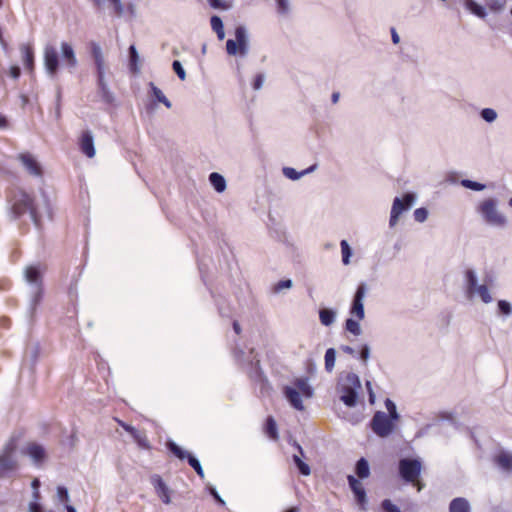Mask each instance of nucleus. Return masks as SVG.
Returning a JSON list of instances; mask_svg holds the SVG:
<instances>
[{
    "label": "nucleus",
    "instance_id": "nucleus-58",
    "mask_svg": "<svg viewBox=\"0 0 512 512\" xmlns=\"http://www.w3.org/2000/svg\"><path fill=\"white\" fill-rule=\"evenodd\" d=\"M391 37H392V42L394 44H398L399 43L400 38H399V35L397 34L395 28L391 29Z\"/></svg>",
    "mask_w": 512,
    "mask_h": 512
},
{
    "label": "nucleus",
    "instance_id": "nucleus-1",
    "mask_svg": "<svg viewBox=\"0 0 512 512\" xmlns=\"http://www.w3.org/2000/svg\"><path fill=\"white\" fill-rule=\"evenodd\" d=\"M11 213L15 219H19L24 214L29 213L34 224L36 226L40 224V217L34 198L22 190L14 195Z\"/></svg>",
    "mask_w": 512,
    "mask_h": 512
},
{
    "label": "nucleus",
    "instance_id": "nucleus-40",
    "mask_svg": "<svg viewBox=\"0 0 512 512\" xmlns=\"http://www.w3.org/2000/svg\"><path fill=\"white\" fill-rule=\"evenodd\" d=\"M131 436L139 444V446L144 447V448L149 447L147 437L143 433H140L138 430H136V433L132 434Z\"/></svg>",
    "mask_w": 512,
    "mask_h": 512
},
{
    "label": "nucleus",
    "instance_id": "nucleus-57",
    "mask_svg": "<svg viewBox=\"0 0 512 512\" xmlns=\"http://www.w3.org/2000/svg\"><path fill=\"white\" fill-rule=\"evenodd\" d=\"M9 74L12 78H18L20 76V68L18 66H11L9 69Z\"/></svg>",
    "mask_w": 512,
    "mask_h": 512
},
{
    "label": "nucleus",
    "instance_id": "nucleus-39",
    "mask_svg": "<svg viewBox=\"0 0 512 512\" xmlns=\"http://www.w3.org/2000/svg\"><path fill=\"white\" fill-rule=\"evenodd\" d=\"M385 405H386V408L388 410V414L387 415L389 416V418L394 419V420L397 421L398 418H399V415L397 413L395 404L390 399H387L386 402H385Z\"/></svg>",
    "mask_w": 512,
    "mask_h": 512
},
{
    "label": "nucleus",
    "instance_id": "nucleus-13",
    "mask_svg": "<svg viewBox=\"0 0 512 512\" xmlns=\"http://www.w3.org/2000/svg\"><path fill=\"white\" fill-rule=\"evenodd\" d=\"M46 271V266L42 264L29 265L24 270V276L27 282L42 287V275Z\"/></svg>",
    "mask_w": 512,
    "mask_h": 512
},
{
    "label": "nucleus",
    "instance_id": "nucleus-3",
    "mask_svg": "<svg viewBox=\"0 0 512 512\" xmlns=\"http://www.w3.org/2000/svg\"><path fill=\"white\" fill-rule=\"evenodd\" d=\"M399 474L401 478L412 485L417 487V490L422 489L420 475L422 471V463L418 459L404 458L399 461Z\"/></svg>",
    "mask_w": 512,
    "mask_h": 512
},
{
    "label": "nucleus",
    "instance_id": "nucleus-10",
    "mask_svg": "<svg viewBox=\"0 0 512 512\" xmlns=\"http://www.w3.org/2000/svg\"><path fill=\"white\" fill-rule=\"evenodd\" d=\"M167 447H168L169 451L172 454H174L177 458H179L180 460L187 459L189 465L195 470L197 475L201 479L204 478L205 475H204L202 466H201L200 462L194 456L185 452L181 447H179L176 443H174L172 441L168 442Z\"/></svg>",
    "mask_w": 512,
    "mask_h": 512
},
{
    "label": "nucleus",
    "instance_id": "nucleus-26",
    "mask_svg": "<svg viewBox=\"0 0 512 512\" xmlns=\"http://www.w3.org/2000/svg\"><path fill=\"white\" fill-rule=\"evenodd\" d=\"M129 68L133 74H137L140 71L139 55L134 45L129 47Z\"/></svg>",
    "mask_w": 512,
    "mask_h": 512
},
{
    "label": "nucleus",
    "instance_id": "nucleus-28",
    "mask_svg": "<svg viewBox=\"0 0 512 512\" xmlns=\"http://www.w3.org/2000/svg\"><path fill=\"white\" fill-rule=\"evenodd\" d=\"M212 30L217 34L219 40H223L225 37L223 22L220 17L214 15L210 19Z\"/></svg>",
    "mask_w": 512,
    "mask_h": 512
},
{
    "label": "nucleus",
    "instance_id": "nucleus-20",
    "mask_svg": "<svg viewBox=\"0 0 512 512\" xmlns=\"http://www.w3.org/2000/svg\"><path fill=\"white\" fill-rule=\"evenodd\" d=\"M283 392H284L285 397L289 401V403L296 410H299V411L304 410V405H303V402H302L301 397H300L301 394L295 388L286 386L284 388Z\"/></svg>",
    "mask_w": 512,
    "mask_h": 512
},
{
    "label": "nucleus",
    "instance_id": "nucleus-16",
    "mask_svg": "<svg viewBox=\"0 0 512 512\" xmlns=\"http://www.w3.org/2000/svg\"><path fill=\"white\" fill-rule=\"evenodd\" d=\"M348 482L351 490L354 493L355 499L361 508H364L366 504V492L362 483L357 480L354 476H348Z\"/></svg>",
    "mask_w": 512,
    "mask_h": 512
},
{
    "label": "nucleus",
    "instance_id": "nucleus-2",
    "mask_svg": "<svg viewBox=\"0 0 512 512\" xmlns=\"http://www.w3.org/2000/svg\"><path fill=\"white\" fill-rule=\"evenodd\" d=\"M361 388L359 377L354 373H348L338 385L341 401L348 407L357 404L358 390Z\"/></svg>",
    "mask_w": 512,
    "mask_h": 512
},
{
    "label": "nucleus",
    "instance_id": "nucleus-50",
    "mask_svg": "<svg viewBox=\"0 0 512 512\" xmlns=\"http://www.w3.org/2000/svg\"><path fill=\"white\" fill-rule=\"evenodd\" d=\"M115 420H116V422L118 423V425H119V426H121V427H122L125 431H127L130 435H132V434H135V433H136V430H137V429H136L135 427H133V426H131V425H129V424H127V423H125L124 421H122V420H120V419H118V418H116Z\"/></svg>",
    "mask_w": 512,
    "mask_h": 512
},
{
    "label": "nucleus",
    "instance_id": "nucleus-42",
    "mask_svg": "<svg viewBox=\"0 0 512 512\" xmlns=\"http://www.w3.org/2000/svg\"><path fill=\"white\" fill-rule=\"evenodd\" d=\"M462 185L466 188L472 189L474 191H481L485 188L484 184H481L479 182H475L472 180H463Z\"/></svg>",
    "mask_w": 512,
    "mask_h": 512
},
{
    "label": "nucleus",
    "instance_id": "nucleus-46",
    "mask_svg": "<svg viewBox=\"0 0 512 512\" xmlns=\"http://www.w3.org/2000/svg\"><path fill=\"white\" fill-rule=\"evenodd\" d=\"M428 211L425 208H417L414 211V218L417 222H424L427 219Z\"/></svg>",
    "mask_w": 512,
    "mask_h": 512
},
{
    "label": "nucleus",
    "instance_id": "nucleus-15",
    "mask_svg": "<svg viewBox=\"0 0 512 512\" xmlns=\"http://www.w3.org/2000/svg\"><path fill=\"white\" fill-rule=\"evenodd\" d=\"M80 151L88 158L95 156L94 140L91 131L85 130L81 133L78 141Z\"/></svg>",
    "mask_w": 512,
    "mask_h": 512
},
{
    "label": "nucleus",
    "instance_id": "nucleus-27",
    "mask_svg": "<svg viewBox=\"0 0 512 512\" xmlns=\"http://www.w3.org/2000/svg\"><path fill=\"white\" fill-rule=\"evenodd\" d=\"M209 181L214 189L219 193L223 192L226 188L224 177L217 172H213L209 175Z\"/></svg>",
    "mask_w": 512,
    "mask_h": 512
},
{
    "label": "nucleus",
    "instance_id": "nucleus-62",
    "mask_svg": "<svg viewBox=\"0 0 512 512\" xmlns=\"http://www.w3.org/2000/svg\"><path fill=\"white\" fill-rule=\"evenodd\" d=\"M233 329L237 335H239L241 333V327L237 321L233 322Z\"/></svg>",
    "mask_w": 512,
    "mask_h": 512
},
{
    "label": "nucleus",
    "instance_id": "nucleus-32",
    "mask_svg": "<svg viewBox=\"0 0 512 512\" xmlns=\"http://www.w3.org/2000/svg\"><path fill=\"white\" fill-rule=\"evenodd\" d=\"M466 278H467V293L469 296H472L476 289H477V279L476 275L473 270H467L466 271Z\"/></svg>",
    "mask_w": 512,
    "mask_h": 512
},
{
    "label": "nucleus",
    "instance_id": "nucleus-9",
    "mask_svg": "<svg viewBox=\"0 0 512 512\" xmlns=\"http://www.w3.org/2000/svg\"><path fill=\"white\" fill-rule=\"evenodd\" d=\"M415 200V196L412 193H406L402 198L396 197L393 201L391 208L390 226H395L398 222L401 213L410 208Z\"/></svg>",
    "mask_w": 512,
    "mask_h": 512
},
{
    "label": "nucleus",
    "instance_id": "nucleus-17",
    "mask_svg": "<svg viewBox=\"0 0 512 512\" xmlns=\"http://www.w3.org/2000/svg\"><path fill=\"white\" fill-rule=\"evenodd\" d=\"M61 53L63 65L70 70L74 69L77 66V58L72 45L67 42H62Z\"/></svg>",
    "mask_w": 512,
    "mask_h": 512
},
{
    "label": "nucleus",
    "instance_id": "nucleus-38",
    "mask_svg": "<svg viewBox=\"0 0 512 512\" xmlns=\"http://www.w3.org/2000/svg\"><path fill=\"white\" fill-rule=\"evenodd\" d=\"M475 293H478V295L480 296L481 300L484 303H489L492 301V297L486 285L478 286Z\"/></svg>",
    "mask_w": 512,
    "mask_h": 512
},
{
    "label": "nucleus",
    "instance_id": "nucleus-56",
    "mask_svg": "<svg viewBox=\"0 0 512 512\" xmlns=\"http://www.w3.org/2000/svg\"><path fill=\"white\" fill-rule=\"evenodd\" d=\"M29 511L30 512H42V507L38 502L33 501L29 504Z\"/></svg>",
    "mask_w": 512,
    "mask_h": 512
},
{
    "label": "nucleus",
    "instance_id": "nucleus-59",
    "mask_svg": "<svg viewBox=\"0 0 512 512\" xmlns=\"http://www.w3.org/2000/svg\"><path fill=\"white\" fill-rule=\"evenodd\" d=\"M341 350L349 355L355 356V350L347 345L341 347Z\"/></svg>",
    "mask_w": 512,
    "mask_h": 512
},
{
    "label": "nucleus",
    "instance_id": "nucleus-51",
    "mask_svg": "<svg viewBox=\"0 0 512 512\" xmlns=\"http://www.w3.org/2000/svg\"><path fill=\"white\" fill-rule=\"evenodd\" d=\"M291 286H292V282H291V280H289V279H287V280H281V281H279V282L276 284V286H275L274 290H275L276 292H279V291H281L282 289H284V288H290Z\"/></svg>",
    "mask_w": 512,
    "mask_h": 512
},
{
    "label": "nucleus",
    "instance_id": "nucleus-7",
    "mask_svg": "<svg viewBox=\"0 0 512 512\" xmlns=\"http://www.w3.org/2000/svg\"><path fill=\"white\" fill-rule=\"evenodd\" d=\"M91 55L93 57L98 77V86L103 92L104 98L109 102L110 95L104 80L105 61L100 46L96 42L90 43Z\"/></svg>",
    "mask_w": 512,
    "mask_h": 512
},
{
    "label": "nucleus",
    "instance_id": "nucleus-4",
    "mask_svg": "<svg viewBox=\"0 0 512 512\" xmlns=\"http://www.w3.org/2000/svg\"><path fill=\"white\" fill-rule=\"evenodd\" d=\"M477 211L482 215L483 219L490 225L502 227L506 224V217L497 209V201L493 198L483 200Z\"/></svg>",
    "mask_w": 512,
    "mask_h": 512
},
{
    "label": "nucleus",
    "instance_id": "nucleus-60",
    "mask_svg": "<svg viewBox=\"0 0 512 512\" xmlns=\"http://www.w3.org/2000/svg\"><path fill=\"white\" fill-rule=\"evenodd\" d=\"M211 493H212L213 497L215 498V500H216L219 504H221V505H224V504H225L224 500L219 496V494H218L215 490H212V492H211Z\"/></svg>",
    "mask_w": 512,
    "mask_h": 512
},
{
    "label": "nucleus",
    "instance_id": "nucleus-14",
    "mask_svg": "<svg viewBox=\"0 0 512 512\" xmlns=\"http://www.w3.org/2000/svg\"><path fill=\"white\" fill-rule=\"evenodd\" d=\"M17 158L23 164L29 174L33 176L42 175V168L32 154L29 152L20 153Z\"/></svg>",
    "mask_w": 512,
    "mask_h": 512
},
{
    "label": "nucleus",
    "instance_id": "nucleus-23",
    "mask_svg": "<svg viewBox=\"0 0 512 512\" xmlns=\"http://www.w3.org/2000/svg\"><path fill=\"white\" fill-rule=\"evenodd\" d=\"M295 389L304 397L310 398L313 395V389L308 383L307 378H296L293 381Z\"/></svg>",
    "mask_w": 512,
    "mask_h": 512
},
{
    "label": "nucleus",
    "instance_id": "nucleus-52",
    "mask_svg": "<svg viewBox=\"0 0 512 512\" xmlns=\"http://www.w3.org/2000/svg\"><path fill=\"white\" fill-rule=\"evenodd\" d=\"M505 0H495L494 2H489L488 5L492 10H501L505 5Z\"/></svg>",
    "mask_w": 512,
    "mask_h": 512
},
{
    "label": "nucleus",
    "instance_id": "nucleus-64",
    "mask_svg": "<svg viewBox=\"0 0 512 512\" xmlns=\"http://www.w3.org/2000/svg\"><path fill=\"white\" fill-rule=\"evenodd\" d=\"M339 97H340L339 92H334V93L332 94V102H333L334 104H336V103L338 102V100H339Z\"/></svg>",
    "mask_w": 512,
    "mask_h": 512
},
{
    "label": "nucleus",
    "instance_id": "nucleus-61",
    "mask_svg": "<svg viewBox=\"0 0 512 512\" xmlns=\"http://www.w3.org/2000/svg\"><path fill=\"white\" fill-rule=\"evenodd\" d=\"M7 119L5 116H3L2 114H0V128H5L7 127Z\"/></svg>",
    "mask_w": 512,
    "mask_h": 512
},
{
    "label": "nucleus",
    "instance_id": "nucleus-29",
    "mask_svg": "<svg viewBox=\"0 0 512 512\" xmlns=\"http://www.w3.org/2000/svg\"><path fill=\"white\" fill-rule=\"evenodd\" d=\"M319 319L322 325L330 326L335 320V312L331 309L323 308L319 311Z\"/></svg>",
    "mask_w": 512,
    "mask_h": 512
},
{
    "label": "nucleus",
    "instance_id": "nucleus-35",
    "mask_svg": "<svg viewBox=\"0 0 512 512\" xmlns=\"http://www.w3.org/2000/svg\"><path fill=\"white\" fill-rule=\"evenodd\" d=\"M466 7L475 15L478 17H484L485 11L484 8L480 5H478L473 0H466Z\"/></svg>",
    "mask_w": 512,
    "mask_h": 512
},
{
    "label": "nucleus",
    "instance_id": "nucleus-11",
    "mask_svg": "<svg viewBox=\"0 0 512 512\" xmlns=\"http://www.w3.org/2000/svg\"><path fill=\"white\" fill-rule=\"evenodd\" d=\"M44 66L49 75L55 76L58 73L59 57L53 45H46L44 48Z\"/></svg>",
    "mask_w": 512,
    "mask_h": 512
},
{
    "label": "nucleus",
    "instance_id": "nucleus-44",
    "mask_svg": "<svg viewBox=\"0 0 512 512\" xmlns=\"http://www.w3.org/2000/svg\"><path fill=\"white\" fill-rule=\"evenodd\" d=\"M57 496L60 502L67 504L69 501L68 490L64 486H58Z\"/></svg>",
    "mask_w": 512,
    "mask_h": 512
},
{
    "label": "nucleus",
    "instance_id": "nucleus-5",
    "mask_svg": "<svg viewBox=\"0 0 512 512\" xmlns=\"http://www.w3.org/2000/svg\"><path fill=\"white\" fill-rule=\"evenodd\" d=\"M17 449V442L15 439H10L0 455V477L6 476L17 469V460L14 458V453Z\"/></svg>",
    "mask_w": 512,
    "mask_h": 512
},
{
    "label": "nucleus",
    "instance_id": "nucleus-63",
    "mask_svg": "<svg viewBox=\"0 0 512 512\" xmlns=\"http://www.w3.org/2000/svg\"><path fill=\"white\" fill-rule=\"evenodd\" d=\"M39 486H40V481L37 478H35L32 481V487H33L34 490H38Z\"/></svg>",
    "mask_w": 512,
    "mask_h": 512
},
{
    "label": "nucleus",
    "instance_id": "nucleus-45",
    "mask_svg": "<svg viewBox=\"0 0 512 512\" xmlns=\"http://www.w3.org/2000/svg\"><path fill=\"white\" fill-rule=\"evenodd\" d=\"M174 72L177 74V76L183 81L186 78V73L181 65V63L178 60H175L172 64Z\"/></svg>",
    "mask_w": 512,
    "mask_h": 512
},
{
    "label": "nucleus",
    "instance_id": "nucleus-41",
    "mask_svg": "<svg viewBox=\"0 0 512 512\" xmlns=\"http://www.w3.org/2000/svg\"><path fill=\"white\" fill-rule=\"evenodd\" d=\"M207 2L214 9L227 10L230 8V4L225 0H207Z\"/></svg>",
    "mask_w": 512,
    "mask_h": 512
},
{
    "label": "nucleus",
    "instance_id": "nucleus-8",
    "mask_svg": "<svg viewBox=\"0 0 512 512\" xmlns=\"http://www.w3.org/2000/svg\"><path fill=\"white\" fill-rule=\"evenodd\" d=\"M394 419L382 411H377L371 420V429L379 437H387L394 430Z\"/></svg>",
    "mask_w": 512,
    "mask_h": 512
},
{
    "label": "nucleus",
    "instance_id": "nucleus-55",
    "mask_svg": "<svg viewBox=\"0 0 512 512\" xmlns=\"http://www.w3.org/2000/svg\"><path fill=\"white\" fill-rule=\"evenodd\" d=\"M263 76L261 74H258L255 78H254V81H253V88L255 90H258L261 88L262 84H263Z\"/></svg>",
    "mask_w": 512,
    "mask_h": 512
},
{
    "label": "nucleus",
    "instance_id": "nucleus-19",
    "mask_svg": "<svg viewBox=\"0 0 512 512\" xmlns=\"http://www.w3.org/2000/svg\"><path fill=\"white\" fill-rule=\"evenodd\" d=\"M24 453L28 455L36 464H41L46 458V452L43 446L37 443H29Z\"/></svg>",
    "mask_w": 512,
    "mask_h": 512
},
{
    "label": "nucleus",
    "instance_id": "nucleus-47",
    "mask_svg": "<svg viewBox=\"0 0 512 512\" xmlns=\"http://www.w3.org/2000/svg\"><path fill=\"white\" fill-rule=\"evenodd\" d=\"M385 512H400V509L393 504L389 499H385L381 504Z\"/></svg>",
    "mask_w": 512,
    "mask_h": 512
},
{
    "label": "nucleus",
    "instance_id": "nucleus-21",
    "mask_svg": "<svg viewBox=\"0 0 512 512\" xmlns=\"http://www.w3.org/2000/svg\"><path fill=\"white\" fill-rule=\"evenodd\" d=\"M449 512H471V506L467 499L457 497L450 502Z\"/></svg>",
    "mask_w": 512,
    "mask_h": 512
},
{
    "label": "nucleus",
    "instance_id": "nucleus-36",
    "mask_svg": "<svg viewBox=\"0 0 512 512\" xmlns=\"http://www.w3.org/2000/svg\"><path fill=\"white\" fill-rule=\"evenodd\" d=\"M293 460L302 475H305V476L310 475L311 469H310L309 465L306 464L305 462H303L299 456L294 455Z\"/></svg>",
    "mask_w": 512,
    "mask_h": 512
},
{
    "label": "nucleus",
    "instance_id": "nucleus-37",
    "mask_svg": "<svg viewBox=\"0 0 512 512\" xmlns=\"http://www.w3.org/2000/svg\"><path fill=\"white\" fill-rule=\"evenodd\" d=\"M341 253H342V261L345 265L349 264V259L351 256V248L346 240H342L340 243Z\"/></svg>",
    "mask_w": 512,
    "mask_h": 512
},
{
    "label": "nucleus",
    "instance_id": "nucleus-12",
    "mask_svg": "<svg viewBox=\"0 0 512 512\" xmlns=\"http://www.w3.org/2000/svg\"><path fill=\"white\" fill-rule=\"evenodd\" d=\"M366 294V286L365 284H360L356 290V293L354 295L352 305L350 308V314L357 318L358 320H362L365 316L364 313V305H363V299Z\"/></svg>",
    "mask_w": 512,
    "mask_h": 512
},
{
    "label": "nucleus",
    "instance_id": "nucleus-49",
    "mask_svg": "<svg viewBox=\"0 0 512 512\" xmlns=\"http://www.w3.org/2000/svg\"><path fill=\"white\" fill-rule=\"evenodd\" d=\"M283 172H284L285 176H287L289 179H292V180H296L300 177V175L304 174V172L297 173L295 171V169L290 168V167L284 168Z\"/></svg>",
    "mask_w": 512,
    "mask_h": 512
},
{
    "label": "nucleus",
    "instance_id": "nucleus-6",
    "mask_svg": "<svg viewBox=\"0 0 512 512\" xmlns=\"http://www.w3.org/2000/svg\"><path fill=\"white\" fill-rule=\"evenodd\" d=\"M226 51L231 56H245L248 52V39L246 29L238 26L235 29V39H228L226 42Z\"/></svg>",
    "mask_w": 512,
    "mask_h": 512
},
{
    "label": "nucleus",
    "instance_id": "nucleus-43",
    "mask_svg": "<svg viewBox=\"0 0 512 512\" xmlns=\"http://www.w3.org/2000/svg\"><path fill=\"white\" fill-rule=\"evenodd\" d=\"M481 116L485 121L492 122L496 119L497 114L493 109L485 108L481 111Z\"/></svg>",
    "mask_w": 512,
    "mask_h": 512
},
{
    "label": "nucleus",
    "instance_id": "nucleus-25",
    "mask_svg": "<svg viewBox=\"0 0 512 512\" xmlns=\"http://www.w3.org/2000/svg\"><path fill=\"white\" fill-rule=\"evenodd\" d=\"M22 58L25 65V68L28 70H32L34 67V51L33 48L29 45H23L21 47Z\"/></svg>",
    "mask_w": 512,
    "mask_h": 512
},
{
    "label": "nucleus",
    "instance_id": "nucleus-22",
    "mask_svg": "<svg viewBox=\"0 0 512 512\" xmlns=\"http://www.w3.org/2000/svg\"><path fill=\"white\" fill-rule=\"evenodd\" d=\"M494 462L504 470H512V454L506 451H500L495 457Z\"/></svg>",
    "mask_w": 512,
    "mask_h": 512
},
{
    "label": "nucleus",
    "instance_id": "nucleus-31",
    "mask_svg": "<svg viewBox=\"0 0 512 512\" xmlns=\"http://www.w3.org/2000/svg\"><path fill=\"white\" fill-rule=\"evenodd\" d=\"M356 474L359 478H367L370 475L369 464L365 458H361L356 463Z\"/></svg>",
    "mask_w": 512,
    "mask_h": 512
},
{
    "label": "nucleus",
    "instance_id": "nucleus-33",
    "mask_svg": "<svg viewBox=\"0 0 512 512\" xmlns=\"http://www.w3.org/2000/svg\"><path fill=\"white\" fill-rule=\"evenodd\" d=\"M359 321L357 318L356 320L355 319H352V318H349L346 320V323H345V328L347 331H349L350 333H352L353 335L355 336H358L361 334V328H360V325H359Z\"/></svg>",
    "mask_w": 512,
    "mask_h": 512
},
{
    "label": "nucleus",
    "instance_id": "nucleus-18",
    "mask_svg": "<svg viewBox=\"0 0 512 512\" xmlns=\"http://www.w3.org/2000/svg\"><path fill=\"white\" fill-rule=\"evenodd\" d=\"M151 482L155 488L157 495L160 497L163 503L169 504L171 502L170 499V491L163 479L159 475H154L151 478Z\"/></svg>",
    "mask_w": 512,
    "mask_h": 512
},
{
    "label": "nucleus",
    "instance_id": "nucleus-30",
    "mask_svg": "<svg viewBox=\"0 0 512 512\" xmlns=\"http://www.w3.org/2000/svg\"><path fill=\"white\" fill-rule=\"evenodd\" d=\"M149 87L156 101L164 104L167 108H171V102L165 97L163 92L153 82L149 83Z\"/></svg>",
    "mask_w": 512,
    "mask_h": 512
},
{
    "label": "nucleus",
    "instance_id": "nucleus-24",
    "mask_svg": "<svg viewBox=\"0 0 512 512\" xmlns=\"http://www.w3.org/2000/svg\"><path fill=\"white\" fill-rule=\"evenodd\" d=\"M264 432L272 440L276 441L279 439L277 424L272 416L267 417Z\"/></svg>",
    "mask_w": 512,
    "mask_h": 512
},
{
    "label": "nucleus",
    "instance_id": "nucleus-54",
    "mask_svg": "<svg viewBox=\"0 0 512 512\" xmlns=\"http://www.w3.org/2000/svg\"><path fill=\"white\" fill-rule=\"evenodd\" d=\"M369 355H370V351H369V347L367 345H363L362 348H361V351H360V357L361 359L366 362L369 358Z\"/></svg>",
    "mask_w": 512,
    "mask_h": 512
},
{
    "label": "nucleus",
    "instance_id": "nucleus-53",
    "mask_svg": "<svg viewBox=\"0 0 512 512\" xmlns=\"http://www.w3.org/2000/svg\"><path fill=\"white\" fill-rule=\"evenodd\" d=\"M278 11L280 13H286L288 11V1L287 0H277Z\"/></svg>",
    "mask_w": 512,
    "mask_h": 512
},
{
    "label": "nucleus",
    "instance_id": "nucleus-34",
    "mask_svg": "<svg viewBox=\"0 0 512 512\" xmlns=\"http://www.w3.org/2000/svg\"><path fill=\"white\" fill-rule=\"evenodd\" d=\"M335 365V350L333 348L327 349L325 353V369L331 372Z\"/></svg>",
    "mask_w": 512,
    "mask_h": 512
},
{
    "label": "nucleus",
    "instance_id": "nucleus-48",
    "mask_svg": "<svg viewBox=\"0 0 512 512\" xmlns=\"http://www.w3.org/2000/svg\"><path fill=\"white\" fill-rule=\"evenodd\" d=\"M498 308L499 312L504 315H509L512 311L510 303L505 300H500L498 302Z\"/></svg>",
    "mask_w": 512,
    "mask_h": 512
}]
</instances>
